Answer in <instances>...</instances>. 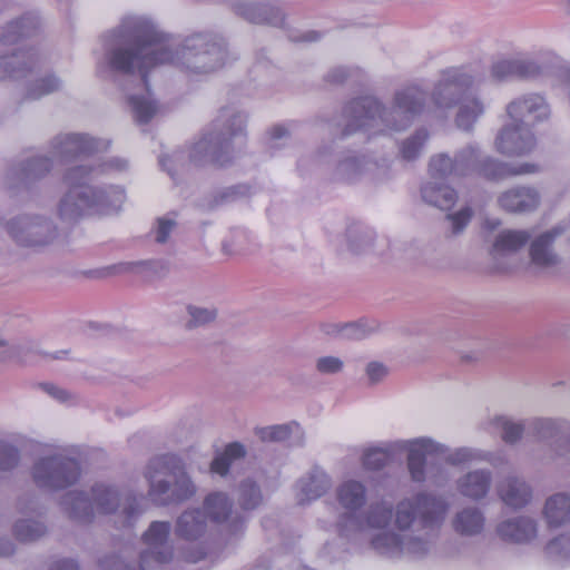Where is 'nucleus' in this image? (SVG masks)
<instances>
[{"mask_svg":"<svg viewBox=\"0 0 570 570\" xmlns=\"http://www.w3.org/2000/svg\"><path fill=\"white\" fill-rule=\"evenodd\" d=\"M426 95L416 86H407L395 95V104L391 110L393 118H402L403 124L389 125L386 109L373 97L365 96L351 100L344 108L347 124L343 136L358 130L367 131L384 124L382 131H399L404 129L412 118L424 110Z\"/></svg>","mask_w":570,"mask_h":570,"instance_id":"obj_1","label":"nucleus"},{"mask_svg":"<svg viewBox=\"0 0 570 570\" xmlns=\"http://www.w3.org/2000/svg\"><path fill=\"white\" fill-rule=\"evenodd\" d=\"M173 62L174 52L169 38L150 23H144L138 35L127 46L115 49L109 60L112 70L124 73L137 71L146 87H148L147 76L151 69Z\"/></svg>","mask_w":570,"mask_h":570,"instance_id":"obj_2","label":"nucleus"},{"mask_svg":"<svg viewBox=\"0 0 570 570\" xmlns=\"http://www.w3.org/2000/svg\"><path fill=\"white\" fill-rule=\"evenodd\" d=\"M511 124L503 127L495 139L499 153L507 156H522L535 147L531 131L538 121L549 116V108L543 97L531 95L512 101L508 106Z\"/></svg>","mask_w":570,"mask_h":570,"instance_id":"obj_3","label":"nucleus"},{"mask_svg":"<svg viewBox=\"0 0 570 570\" xmlns=\"http://www.w3.org/2000/svg\"><path fill=\"white\" fill-rule=\"evenodd\" d=\"M90 173L91 168L85 165H76L67 170L63 181L68 191L59 204L61 218L78 219L110 213V194L89 186Z\"/></svg>","mask_w":570,"mask_h":570,"instance_id":"obj_4","label":"nucleus"},{"mask_svg":"<svg viewBox=\"0 0 570 570\" xmlns=\"http://www.w3.org/2000/svg\"><path fill=\"white\" fill-rule=\"evenodd\" d=\"M149 495L159 505L180 502L195 493V485L186 474L181 461L174 454L154 458L147 468Z\"/></svg>","mask_w":570,"mask_h":570,"instance_id":"obj_5","label":"nucleus"},{"mask_svg":"<svg viewBox=\"0 0 570 570\" xmlns=\"http://www.w3.org/2000/svg\"><path fill=\"white\" fill-rule=\"evenodd\" d=\"M97 149L94 139L80 134H67L55 139L52 157H36L24 168L28 178H41L50 171L53 160L70 164L82 160Z\"/></svg>","mask_w":570,"mask_h":570,"instance_id":"obj_6","label":"nucleus"},{"mask_svg":"<svg viewBox=\"0 0 570 570\" xmlns=\"http://www.w3.org/2000/svg\"><path fill=\"white\" fill-rule=\"evenodd\" d=\"M204 510L185 511L177 521V535L186 540L199 538L205 532L207 518L215 523L228 519L232 502L224 493H210L204 501Z\"/></svg>","mask_w":570,"mask_h":570,"instance_id":"obj_7","label":"nucleus"},{"mask_svg":"<svg viewBox=\"0 0 570 570\" xmlns=\"http://www.w3.org/2000/svg\"><path fill=\"white\" fill-rule=\"evenodd\" d=\"M448 511L446 503L436 497L420 494L414 502L402 501L396 511V525L405 530L416 520L424 529L439 527Z\"/></svg>","mask_w":570,"mask_h":570,"instance_id":"obj_8","label":"nucleus"},{"mask_svg":"<svg viewBox=\"0 0 570 570\" xmlns=\"http://www.w3.org/2000/svg\"><path fill=\"white\" fill-rule=\"evenodd\" d=\"M80 472L79 462L75 459L50 456L35 464L32 476L39 488L63 490L78 481Z\"/></svg>","mask_w":570,"mask_h":570,"instance_id":"obj_9","label":"nucleus"},{"mask_svg":"<svg viewBox=\"0 0 570 570\" xmlns=\"http://www.w3.org/2000/svg\"><path fill=\"white\" fill-rule=\"evenodd\" d=\"M245 119L240 115L230 118L229 124L218 134H209L202 138L195 146L196 151H204L210 156L214 164L223 166L226 161L222 159V154L227 151L230 142L243 134Z\"/></svg>","mask_w":570,"mask_h":570,"instance_id":"obj_10","label":"nucleus"},{"mask_svg":"<svg viewBox=\"0 0 570 570\" xmlns=\"http://www.w3.org/2000/svg\"><path fill=\"white\" fill-rule=\"evenodd\" d=\"M170 532L168 522L155 521L142 535V541L147 546L141 556V564L166 563L173 558V549L167 544Z\"/></svg>","mask_w":570,"mask_h":570,"instance_id":"obj_11","label":"nucleus"},{"mask_svg":"<svg viewBox=\"0 0 570 570\" xmlns=\"http://www.w3.org/2000/svg\"><path fill=\"white\" fill-rule=\"evenodd\" d=\"M72 510L96 509L99 513H111L119 507V494L110 487L98 484L91 489L90 495L82 492L71 498Z\"/></svg>","mask_w":570,"mask_h":570,"instance_id":"obj_12","label":"nucleus"},{"mask_svg":"<svg viewBox=\"0 0 570 570\" xmlns=\"http://www.w3.org/2000/svg\"><path fill=\"white\" fill-rule=\"evenodd\" d=\"M499 204L507 212H530L539 205V195L534 189L517 187L501 194Z\"/></svg>","mask_w":570,"mask_h":570,"instance_id":"obj_13","label":"nucleus"},{"mask_svg":"<svg viewBox=\"0 0 570 570\" xmlns=\"http://www.w3.org/2000/svg\"><path fill=\"white\" fill-rule=\"evenodd\" d=\"M433 452V443L428 440H416L411 443L407 454V468L413 481L425 479V464Z\"/></svg>","mask_w":570,"mask_h":570,"instance_id":"obj_14","label":"nucleus"},{"mask_svg":"<svg viewBox=\"0 0 570 570\" xmlns=\"http://www.w3.org/2000/svg\"><path fill=\"white\" fill-rule=\"evenodd\" d=\"M498 532L503 540L527 542L537 535V525L531 519L520 518L500 523Z\"/></svg>","mask_w":570,"mask_h":570,"instance_id":"obj_15","label":"nucleus"},{"mask_svg":"<svg viewBox=\"0 0 570 570\" xmlns=\"http://www.w3.org/2000/svg\"><path fill=\"white\" fill-rule=\"evenodd\" d=\"M562 233L561 229L554 228L551 232L544 233L533 240L530 247L531 261L539 267H549L557 264L558 258L551 253L550 247L556 236Z\"/></svg>","mask_w":570,"mask_h":570,"instance_id":"obj_16","label":"nucleus"},{"mask_svg":"<svg viewBox=\"0 0 570 570\" xmlns=\"http://www.w3.org/2000/svg\"><path fill=\"white\" fill-rule=\"evenodd\" d=\"M498 492L501 500L514 509L524 507L531 500L530 488L515 478L504 480L499 485Z\"/></svg>","mask_w":570,"mask_h":570,"instance_id":"obj_17","label":"nucleus"},{"mask_svg":"<svg viewBox=\"0 0 570 570\" xmlns=\"http://www.w3.org/2000/svg\"><path fill=\"white\" fill-rule=\"evenodd\" d=\"M539 72L538 66L525 60H501L493 65L492 76L497 80L508 77L529 78Z\"/></svg>","mask_w":570,"mask_h":570,"instance_id":"obj_18","label":"nucleus"},{"mask_svg":"<svg viewBox=\"0 0 570 570\" xmlns=\"http://www.w3.org/2000/svg\"><path fill=\"white\" fill-rule=\"evenodd\" d=\"M480 170L485 178L499 180L517 175L535 173L538 170V166L534 164H523L519 167H511L493 159H487L483 161Z\"/></svg>","mask_w":570,"mask_h":570,"instance_id":"obj_19","label":"nucleus"},{"mask_svg":"<svg viewBox=\"0 0 570 570\" xmlns=\"http://www.w3.org/2000/svg\"><path fill=\"white\" fill-rule=\"evenodd\" d=\"M330 488L328 476L315 470L307 479L299 481L298 503L305 504L322 497Z\"/></svg>","mask_w":570,"mask_h":570,"instance_id":"obj_20","label":"nucleus"},{"mask_svg":"<svg viewBox=\"0 0 570 570\" xmlns=\"http://www.w3.org/2000/svg\"><path fill=\"white\" fill-rule=\"evenodd\" d=\"M474 149L470 148L462 151L455 159H451L446 155H438L433 157L429 165V171L432 177L441 178L459 171V165L470 160L474 156Z\"/></svg>","mask_w":570,"mask_h":570,"instance_id":"obj_21","label":"nucleus"},{"mask_svg":"<svg viewBox=\"0 0 570 570\" xmlns=\"http://www.w3.org/2000/svg\"><path fill=\"white\" fill-rule=\"evenodd\" d=\"M543 513L551 528L570 521V497L566 494L550 497L546 502Z\"/></svg>","mask_w":570,"mask_h":570,"instance_id":"obj_22","label":"nucleus"},{"mask_svg":"<svg viewBox=\"0 0 570 570\" xmlns=\"http://www.w3.org/2000/svg\"><path fill=\"white\" fill-rule=\"evenodd\" d=\"M337 500L345 510L354 512L365 503V487L357 481H346L337 489Z\"/></svg>","mask_w":570,"mask_h":570,"instance_id":"obj_23","label":"nucleus"},{"mask_svg":"<svg viewBox=\"0 0 570 570\" xmlns=\"http://www.w3.org/2000/svg\"><path fill=\"white\" fill-rule=\"evenodd\" d=\"M491 478L489 473L475 471L468 473L459 483L462 494L473 499L483 498L490 488Z\"/></svg>","mask_w":570,"mask_h":570,"instance_id":"obj_24","label":"nucleus"},{"mask_svg":"<svg viewBox=\"0 0 570 570\" xmlns=\"http://www.w3.org/2000/svg\"><path fill=\"white\" fill-rule=\"evenodd\" d=\"M422 197L429 204L441 209H451L456 202V191L449 186L428 184L422 188Z\"/></svg>","mask_w":570,"mask_h":570,"instance_id":"obj_25","label":"nucleus"},{"mask_svg":"<svg viewBox=\"0 0 570 570\" xmlns=\"http://www.w3.org/2000/svg\"><path fill=\"white\" fill-rule=\"evenodd\" d=\"M530 238L531 234L525 230H505L497 237L492 252L494 254L517 252L522 248Z\"/></svg>","mask_w":570,"mask_h":570,"instance_id":"obj_26","label":"nucleus"},{"mask_svg":"<svg viewBox=\"0 0 570 570\" xmlns=\"http://www.w3.org/2000/svg\"><path fill=\"white\" fill-rule=\"evenodd\" d=\"M484 519L480 511L473 509L463 510L454 519V530L461 534H475L483 528Z\"/></svg>","mask_w":570,"mask_h":570,"instance_id":"obj_27","label":"nucleus"},{"mask_svg":"<svg viewBox=\"0 0 570 570\" xmlns=\"http://www.w3.org/2000/svg\"><path fill=\"white\" fill-rule=\"evenodd\" d=\"M244 455L245 449L240 443H230L225 448L220 455L213 460L210 471L219 475H225L229 471L232 462L236 459L243 458Z\"/></svg>","mask_w":570,"mask_h":570,"instance_id":"obj_28","label":"nucleus"},{"mask_svg":"<svg viewBox=\"0 0 570 570\" xmlns=\"http://www.w3.org/2000/svg\"><path fill=\"white\" fill-rule=\"evenodd\" d=\"M27 51H18L11 56L0 57V80L16 77L18 73L29 69Z\"/></svg>","mask_w":570,"mask_h":570,"instance_id":"obj_29","label":"nucleus"},{"mask_svg":"<svg viewBox=\"0 0 570 570\" xmlns=\"http://www.w3.org/2000/svg\"><path fill=\"white\" fill-rule=\"evenodd\" d=\"M383 541H391V543L395 547H399L401 550H406L407 552L410 553H413V554H420V553H423L426 551V547H425V542L422 541L421 539H414V538H411L406 541H404L403 539H400L399 535L392 533V534H385L384 537H376L374 540H373V546L375 548H382L383 546H386V547H390V543L389 542H383Z\"/></svg>","mask_w":570,"mask_h":570,"instance_id":"obj_30","label":"nucleus"},{"mask_svg":"<svg viewBox=\"0 0 570 570\" xmlns=\"http://www.w3.org/2000/svg\"><path fill=\"white\" fill-rule=\"evenodd\" d=\"M129 104L138 124L148 122L157 112L156 102L146 97L131 96L129 98Z\"/></svg>","mask_w":570,"mask_h":570,"instance_id":"obj_31","label":"nucleus"},{"mask_svg":"<svg viewBox=\"0 0 570 570\" xmlns=\"http://www.w3.org/2000/svg\"><path fill=\"white\" fill-rule=\"evenodd\" d=\"M483 112V106L476 99L469 100L460 107L456 116V125L463 129H470L476 118Z\"/></svg>","mask_w":570,"mask_h":570,"instance_id":"obj_32","label":"nucleus"},{"mask_svg":"<svg viewBox=\"0 0 570 570\" xmlns=\"http://www.w3.org/2000/svg\"><path fill=\"white\" fill-rule=\"evenodd\" d=\"M46 532L41 522L35 520H20L14 524V534L21 541H32Z\"/></svg>","mask_w":570,"mask_h":570,"instance_id":"obj_33","label":"nucleus"},{"mask_svg":"<svg viewBox=\"0 0 570 570\" xmlns=\"http://www.w3.org/2000/svg\"><path fill=\"white\" fill-rule=\"evenodd\" d=\"M392 461V453L389 450L375 448L368 449L363 455V466L366 470L377 471Z\"/></svg>","mask_w":570,"mask_h":570,"instance_id":"obj_34","label":"nucleus"},{"mask_svg":"<svg viewBox=\"0 0 570 570\" xmlns=\"http://www.w3.org/2000/svg\"><path fill=\"white\" fill-rule=\"evenodd\" d=\"M292 426L298 428L296 423L281 424L261 428L256 431L259 439L264 442L269 441H285L289 438Z\"/></svg>","mask_w":570,"mask_h":570,"instance_id":"obj_35","label":"nucleus"},{"mask_svg":"<svg viewBox=\"0 0 570 570\" xmlns=\"http://www.w3.org/2000/svg\"><path fill=\"white\" fill-rule=\"evenodd\" d=\"M27 21L31 23V18H20L10 22L1 32L0 39L3 43H14L19 38L29 35Z\"/></svg>","mask_w":570,"mask_h":570,"instance_id":"obj_36","label":"nucleus"},{"mask_svg":"<svg viewBox=\"0 0 570 570\" xmlns=\"http://www.w3.org/2000/svg\"><path fill=\"white\" fill-rule=\"evenodd\" d=\"M429 134L426 130L417 131L413 137L405 140L401 148L402 158L405 160H413L420 154L424 142L428 140Z\"/></svg>","mask_w":570,"mask_h":570,"instance_id":"obj_37","label":"nucleus"},{"mask_svg":"<svg viewBox=\"0 0 570 570\" xmlns=\"http://www.w3.org/2000/svg\"><path fill=\"white\" fill-rule=\"evenodd\" d=\"M248 20L255 23H268L281 27L284 23V17L281 16L279 10L275 8H258V13H248Z\"/></svg>","mask_w":570,"mask_h":570,"instance_id":"obj_38","label":"nucleus"},{"mask_svg":"<svg viewBox=\"0 0 570 570\" xmlns=\"http://www.w3.org/2000/svg\"><path fill=\"white\" fill-rule=\"evenodd\" d=\"M240 492L242 505L246 510L256 508L262 501L259 488L256 485L255 482H243L240 485Z\"/></svg>","mask_w":570,"mask_h":570,"instance_id":"obj_39","label":"nucleus"},{"mask_svg":"<svg viewBox=\"0 0 570 570\" xmlns=\"http://www.w3.org/2000/svg\"><path fill=\"white\" fill-rule=\"evenodd\" d=\"M392 519V509L375 505L371 508L367 522L373 528H384Z\"/></svg>","mask_w":570,"mask_h":570,"instance_id":"obj_40","label":"nucleus"},{"mask_svg":"<svg viewBox=\"0 0 570 570\" xmlns=\"http://www.w3.org/2000/svg\"><path fill=\"white\" fill-rule=\"evenodd\" d=\"M498 424L502 428V439L507 443L517 442L524 431L523 425L519 423H513L507 419H499Z\"/></svg>","mask_w":570,"mask_h":570,"instance_id":"obj_41","label":"nucleus"},{"mask_svg":"<svg viewBox=\"0 0 570 570\" xmlns=\"http://www.w3.org/2000/svg\"><path fill=\"white\" fill-rule=\"evenodd\" d=\"M59 88L57 78L49 76L37 81L29 92L31 98H40L43 95L50 94Z\"/></svg>","mask_w":570,"mask_h":570,"instance_id":"obj_42","label":"nucleus"},{"mask_svg":"<svg viewBox=\"0 0 570 570\" xmlns=\"http://www.w3.org/2000/svg\"><path fill=\"white\" fill-rule=\"evenodd\" d=\"M18 450L11 445L0 442V470H10L18 464Z\"/></svg>","mask_w":570,"mask_h":570,"instance_id":"obj_43","label":"nucleus"},{"mask_svg":"<svg viewBox=\"0 0 570 570\" xmlns=\"http://www.w3.org/2000/svg\"><path fill=\"white\" fill-rule=\"evenodd\" d=\"M188 312L191 316V320L187 323L188 328H193L198 325H204L216 317L215 311L202 309L196 307H189Z\"/></svg>","mask_w":570,"mask_h":570,"instance_id":"obj_44","label":"nucleus"},{"mask_svg":"<svg viewBox=\"0 0 570 570\" xmlns=\"http://www.w3.org/2000/svg\"><path fill=\"white\" fill-rule=\"evenodd\" d=\"M446 217L452 222L453 234H459L469 224L472 217V210L466 207L455 214H449Z\"/></svg>","mask_w":570,"mask_h":570,"instance_id":"obj_45","label":"nucleus"},{"mask_svg":"<svg viewBox=\"0 0 570 570\" xmlns=\"http://www.w3.org/2000/svg\"><path fill=\"white\" fill-rule=\"evenodd\" d=\"M342 368V362L337 357L326 356L317 361V370L322 373H335Z\"/></svg>","mask_w":570,"mask_h":570,"instance_id":"obj_46","label":"nucleus"},{"mask_svg":"<svg viewBox=\"0 0 570 570\" xmlns=\"http://www.w3.org/2000/svg\"><path fill=\"white\" fill-rule=\"evenodd\" d=\"M547 549L550 552L559 553V554H568L570 553V537L561 535L559 538L553 539L549 542Z\"/></svg>","mask_w":570,"mask_h":570,"instance_id":"obj_47","label":"nucleus"},{"mask_svg":"<svg viewBox=\"0 0 570 570\" xmlns=\"http://www.w3.org/2000/svg\"><path fill=\"white\" fill-rule=\"evenodd\" d=\"M174 226H175L174 220L160 218L158 220L156 240L158 243H165L168 239V236H169L170 232L173 230Z\"/></svg>","mask_w":570,"mask_h":570,"instance_id":"obj_48","label":"nucleus"},{"mask_svg":"<svg viewBox=\"0 0 570 570\" xmlns=\"http://www.w3.org/2000/svg\"><path fill=\"white\" fill-rule=\"evenodd\" d=\"M366 373L372 382H377L387 373L386 367L377 362H372L367 365Z\"/></svg>","mask_w":570,"mask_h":570,"instance_id":"obj_49","label":"nucleus"},{"mask_svg":"<svg viewBox=\"0 0 570 570\" xmlns=\"http://www.w3.org/2000/svg\"><path fill=\"white\" fill-rule=\"evenodd\" d=\"M538 434L550 432L556 429V422L549 419H539L534 423Z\"/></svg>","mask_w":570,"mask_h":570,"instance_id":"obj_50","label":"nucleus"},{"mask_svg":"<svg viewBox=\"0 0 570 570\" xmlns=\"http://www.w3.org/2000/svg\"><path fill=\"white\" fill-rule=\"evenodd\" d=\"M465 85H469V82L455 70L453 71V75L445 80L444 87L448 89L451 86L460 87Z\"/></svg>","mask_w":570,"mask_h":570,"instance_id":"obj_51","label":"nucleus"},{"mask_svg":"<svg viewBox=\"0 0 570 570\" xmlns=\"http://www.w3.org/2000/svg\"><path fill=\"white\" fill-rule=\"evenodd\" d=\"M51 570H79L77 562L63 559L55 563Z\"/></svg>","mask_w":570,"mask_h":570,"instance_id":"obj_52","label":"nucleus"},{"mask_svg":"<svg viewBox=\"0 0 570 570\" xmlns=\"http://www.w3.org/2000/svg\"><path fill=\"white\" fill-rule=\"evenodd\" d=\"M43 387L50 395H52L57 400H59V401L67 400V393L65 391H62L53 385H49V384L43 385Z\"/></svg>","mask_w":570,"mask_h":570,"instance_id":"obj_53","label":"nucleus"},{"mask_svg":"<svg viewBox=\"0 0 570 570\" xmlns=\"http://www.w3.org/2000/svg\"><path fill=\"white\" fill-rule=\"evenodd\" d=\"M471 454L468 450H459L456 451L451 458H450V461L453 463V464H459V463H462V462H465L470 459Z\"/></svg>","mask_w":570,"mask_h":570,"instance_id":"obj_54","label":"nucleus"},{"mask_svg":"<svg viewBox=\"0 0 570 570\" xmlns=\"http://www.w3.org/2000/svg\"><path fill=\"white\" fill-rule=\"evenodd\" d=\"M269 134L273 139H278V138L286 136L288 134V131L284 126L279 125V126L273 127L271 129Z\"/></svg>","mask_w":570,"mask_h":570,"instance_id":"obj_55","label":"nucleus"},{"mask_svg":"<svg viewBox=\"0 0 570 570\" xmlns=\"http://www.w3.org/2000/svg\"><path fill=\"white\" fill-rule=\"evenodd\" d=\"M345 78V73L343 70H335L328 75V79L332 82L342 81Z\"/></svg>","mask_w":570,"mask_h":570,"instance_id":"obj_56","label":"nucleus"},{"mask_svg":"<svg viewBox=\"0 0 570 570\" xmlns=\"http://www.w3.org/2000/svg\"><path fill=\"white\" fill-rule=\"evenodd\" d=\"M433 100L438 107L451 108L454 105L452 100L441 101L439 97H434Z\"/></svg>","mask_w":570,"mask_h":570,"instance_id":"obj_57","label":"nucleus"},{"mask_svg":"<svg viewBox=\"0 0 570 570\" xmlns=\"http://www.w3.org/2000/svg\"><path fill=\"white\" fill-rule=\"evenodd\" d=\"M500 225V220L495 219V220H485L484 222V228L488 229V230H493L495 229L498 226Z\"/></svg>","mask_w":570,"mask_h":570,"instance_id":"obj_58","label":"nucleus"},{"mask_svg":"<svg viewBox=\"0 0 570 570\" xmlns=\"http://www.w3.org/2000/svg\"><path fill=\"white\" fill-rule=\"evenodd\" d=\"M8 230L10 233V235L17 239V242H19V238H18V234L16 233V223L14 222H11L8 224Z\"/></svg>","mask_w":570,"mask_h":570,"instance_id":"obj_59","label":"nucleus"},{"mask_svg":"<svg viewBox=\"0 0 570 570\" xmlns=\"http://www.w3.org/2000/svg\"><path fill=\"white\" fill-rule=\"evenodd\" d=\"M320 38V35L317 32H311L303 37L304 41H315Z\"/></svg>","mask_w":570,"mask_h":570,"instance_id":"obj_60","label":"nucleus"},{"mask_svg":"<svg viewBox=\"0 0 570 570\" xmlns=\"http://www.w3.org/2000/svg\"><path fill=\"white\" fill-rule=\"evenodd\" d=\"M205 557V552H200L198 556H188L187 560L190 562H197Z\"/></svg>","mask_w":570,"mask_h":570,"instance_id":"obj_61","label":"nucleus"},{"mask_svg":"<svg viewBox=\"0 0 570 570\" xmlns=\"http://www.w3.org/2000/svg\"><path fill=\"white\" fill-rule=\"evenodd\" d=\"M135 513H137V511L131 505L128 509H126V515L128 519H130Z\"/></svg>","mask_w":570,"mask_h":570,"instance_id":"obj_62","label":"nucleus"},{"mask_svg":"<svg viewBox=\"0 0 570 570\" xmlns=\"http://www.w3.org/2000/svg\"><path fill=\"white\" fill-rule=\"evenodd\" d=\"M118 267H122V265H120V266H111V267H109V268H108L107 274H112V273H115V271H116Z\"/></svg>","mask_w":570,"mask_h":570,"instance_id":"obj_63","label":"nucleus"},{"mask_svg":"<svg viewBox=\"0 0 570 570\" xmlns=\"http://www.w3.org/2000/svg\"><path fill=\"white\" fill-rule=\"evenodd\" d=\"M115 194H117L119 200H121L124 198L122 191H115Z\"/></svg>","mask_w":570,"mask_h":570,"instance_id":"obj_64","label":"nucleus"}]
</instances>
